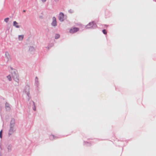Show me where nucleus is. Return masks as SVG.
Segmentation results:
<instances>
[{
  "instance_id": "1",
  "label": "nucleus",
  "mask_w": 156,
  "mask_h": 156,
  "mask_svg": "<svg viewBox=\"0 0 156 156\" xmlns=\"http://www.w3.org/2000/svg\"><path fill=\"white\" fill-rule=\"evenodd\" d=\"M11 73L13 79L18 84L19 82V76L17 71L16 69L13 70L12 71Z\"/></svg>"
},
{
  "instance_id": "2",
  "label": "nucleus",
  "mask_w": 156,
  "mask_h": 156,
  "mask_svg": "<svg viewBox=\"0 0 156 156\" xmlns=\"http://www.w3.org/2000/svg\"><path fill=\"white\" fill-rule=\"evenodd\" d=\"M97 27V25L94 21L89 23L86 26V29H95Z\"/></svg>"
},
{
  "instance_id": "3",
  "label": "nucleus",
  "mask_w": 156,
  "mask_h": 156,
  "mask_svg": "<svg viewBox=\"0 0 156 156\" xmlns=\"http://www.w3.org/2000/svg\"><path fill=\"white\" fill-rule=\"evenodd\" d=\"M15 126H9V130L8 135L9 136H10L12 135L15 131Z\"/></svg>"
},
{
  "instance_id": "4",
  "label": "nucleus",
  "mask_w": 156,
  "mask_h": 156,
  "mask_svg": "<svg viewBox=\"0 0 156 156\" xmlns=\"http://www.w3.org/2000/svg\"><path fill=\"white\" fill-rule=\"evenodd\" d=\"M29 86L28 85H27L25 86V89L24 90V92L28 96L29 98V100L30 98V94L29 92Z\"/></svg>"
},
{
  "instance_id": "5",
  "label": "nucleus",
  "mask_w": 156,
  "mask_h": 156,
  "mask_svg": "<svg viewBox=\"0 0 156 156\" xmlns=\"http://www.w3.org/2000/svg\"><path fill=\"white\" fill-rule=\"evenodd\" d=\"M64 14L63 13L61 12L59 13L58 16V19L60 22H63L64 21Z\"/></svg>"
},
{
  "instance_id": "6",
  "label": "nucleus",
  "mask_w": 156,
  "mask_h": 156,
  "mask_svg": "<svg viewBox=\"0 0 156 156\" xmlns=\"http://www.w3.org/2000/svg\"><path fill=\"white\" fill-rule=\"evenodd\" d=\"M51 25L52 26L55 27L57 26V21L56 18L54 16L52 18V21L51 23Z\"/></svg>"
},
{
  "instance_id": "7",
  "label": "nucleus",
  "mask_w": 156,
  "mask_h": 156,
  "mask_svg": "<svg viewBox=\"0 0 156 156\" xmlns=\"http://www.w3.org/2000/svg\"><path fill=\"white\" fill-rule=\"evenodd\" d=\"M79 28L77 27H74L71 29L69 30V32L70 33H74L79 30Z\"/></svg>"
},
{
  "instance_id": "8",
  "label": "nucleus",
  "mask_w": 156,
  "mask_h": 156,
  "mask_svg": "<svg viewBox=\"0 0 156 156\" xmlns=\"http://www.w3.org/2000/svg\"><path fill=\"white\" fill-rule=\"evenodd\" d=\"M5 108L6 111H9L11 109V108L9 104L6 102L5 104Z\"/></svg>"
},
{
  "instance_id": "9",
  "label": "nucleus",
  "mask_w": 156,
  "mask_h": 156,
  "mask_svg": "<svg viewBox=\"0 0 156 156\" xmlns=\"http://www.w3.org/2000/svg\"><path fill=\"white\" fill-rule=\"evenodd\" d=\"M5 57L7 59V62H8L10 59V55L8 52H5Z\"/></svg>"
},
{
  "instance_id": "10",
  "label": "nucleus",
  "mask_w": 156,
  "mask_h": 156,
  "mask_svg": "<svg viewBox=\"0 0 156 156\" xmlns=\"http://www.w3.org/2000/svg\"><path fill=\"white\" fill-rule=\"evenodd\" d=\"M15 120L14 119H12L10 122L9 126H15Z\"/></svg>"
},
{
  "instance_id": "11",
  "label": "nucleus",
  "mask_w": 156,
  "mask_h": 156,
  "mask_svg": "<svg viewBox=\"0 0 156 156\" xmlns=\"http://www.w3.org/2000/svg\"><path fill=\"white\" fill-rule=\"evenodd\" d=\"M35 85L37 87L39 86V82L38 80V78L37 77H36L35 80Z\"/></svg>"
},
{
  "instance_id": "12",
  "label": "nucleus",
  "mask_w": 156,
  "mask_h": 156,
  "mask_svg": "<svg viewBox=\"0 0 156 156\" xmlns=\"http://www.w3.org/2000/svg\"><path fill=\"white\" fill-rule=\"evenodd\" d=\"M31 104H32L33 105L32 108L33 110L35 111L36 110V108L34 102L33 101H31L30 102Z\"/></svg>"
},
{
  "instance_id": "13",
  "label": "nucleus",
  "mask_w": 156,
  "mask_h": 156,
  "mask_svg": "<svg viewBox=\"0 0 156 156\" xmlns=\"http://www.w3.org/2000/svg\"><path fill=\"white\" fill-rule=\"evenodd\" d=\"M13 26L16 28H19L20 27V26L18 25V23L16 21H14L13 22Z\"/></svg>"
},
{
  "instance_id": "14",
  "label": "nucleus",
  "mask_w": 156,
  "mask_h": 156,
  "mask_svg": "<svg viewBox=\"0 0 156 156\" xmlns=\"http://www.w3.org/2000/svg\"><path fill=\"white\" fill-rule=\"evenodd\" d=\"M50 139L51 140H53L54 139H56L57 138V137L56 136H54L53 135H51L49 136Z\"/></svg>"
},
{
  "instance_id": "15",
  "label": "nucleus",
  "mask_w": 156,
  "mask_h": 156,
  "mask_svg": "<svg viewBox=\"0 0 156 156\" xmlns=\"http://www.w3.org/2000/svg\"><path fill=\"white\" fill-rule=\"evenodd\" d=\"M29 51L31 52H34L35 51V49L32 46H30L29 48Z\"/></svg>"
},
{
  "instance_id": "16",
  "label": "nucleus",
  "mask_w": 156,
  "mask_h": 156,
  "mask_svg": "<svg viewBox=\"0 0 156 156\" xmlns=\"http://www.w3.org/2000/svg\"><path fill=\"white\" fill-rule=\"evenodd\" d=\"M24 36L23 35H19L18 36V39L19 41H22L23 38Z\"/></svg>"
},
{
  "instance_id": "17",
  "label": "nucleus",
  "mask_w": 156,
  "mask_h": 156,
  "mask_svg": "<svg viewBox=\"0 0 156 156\" xmlns=\"http://www.w3.org/2000/svg\"><path fill=\"white\" fill-rule=\"evenodd\" d=\"M59 0H51V2L53 4L57 3Z\"/></svg>"
},
{
  "instance_id": "18",
  "label": "nucleus",
  "mask_w": 156,
  "mask_h": 156,
  "mask_svg": "<svg viewBox=\"0 0 156 156\" xmlns=\"http://www.w3.org/2000/svg\"><path fill=\"white\" fill-rule=\"evenodd\" d=\"M8 151L9 152L10 151L12 150V145H9L8 147Z\"/></svg>"
},
{
  "instance_id": "19",
  "label": "nucleus",
  "mask_w": 156,
  "mask_h": 156,
  "mask_svg": "<svg viewBox=\"0 0 156 156\" xmlns=\"http://www.w3.org/2000/svg\"><path fill=\"white\" fill-rule=\"evenodd\" d=\"M7 77L9 81H11L12 80L11 76L10 75H9L8 76H7Z\"/></svg>"
},
{
  "instance_id": "20",
  "label": "nucleus",
  "mask_w": 156,
  "mask_h": 156,
  "mask_svg": "<svg viewBox=\"0 0 156 156\" xmlns=\"http://www.w3.org/2000/svg\"><path fill=\"white\" fill-rule=\"evenodd\" d=\"M60 35L58 34H56L55 35V39H58L60 37Z\"/></svg>"
},
{
  "instance_id": "21",
  "label": "nucleus",
  "mask_w": 156,
  "mask_h": 156,
  "mask_svg": "<svg viewBox=\"0 0 156 156\" xmlns=\"http://www.w3.org/2000/svg\"><path fill=\"white\" fill-rule=\"evenodd\" d=\"M9 18H5L4 19V21L6 22V23H8L9 20Z\"/></svg>"
},
{
  "instance_id": "22",
  "label": "nucleus",
  "mask_w": 156,
  "mask_h": 156,
  "mask_svg": "<svg viewBox=\"0 0 156 156\" xmlns=\"http://www.w3.org/2000/svg\"><path fill=\"white\" fill-rule=\"evenodd\" d=\"M102 32L103 33L105 34H106L107 33L106 30L105 29L103 30H102Z\"/></svg>"
},
{
  "instance_id": "23",
  "label": "nucleus",
  "mask_w": 156,
  "mask_h": 156,
  "mask_svg": "<svg viewBox=\"0 0 156 156\" xmlns=\"http://www.w3.org/2000/svg\"><path fill=\"white\" fill-rule=\"evenodd\" d=\"M87 144L88 145H87L88 146H90V144L89 143L87 142H84V144Z\"/></svg>"
},
{
  "instance_id": "24",
  "label": "nucleus",
  "mask_w": 156,
  "mask_h": 156,
  "mask_svg": "<svg viewBox=\"0 0 156 156\" xmlns=\"http://www.w3.org/2000/svg\"><path fill=\"white\" fill-rule=\"evenodd\" d=\"M2 130L0 131V138H2Z\"/></svg>"
},
{
  "instance_id": "25",
  "label": "nucleus",
  "mask_w": 156,
  "mask_h": 156,
  "mask_svg": "<svg viewBox=\"0 0 156 156\" xmlns=\"http://www.w3.org/2000/svg\"><path fill=\"white\" fill-rule=\"evenodd\" d=\"M68 12L70 13H73V11L72 9H70L68 11Z\"/></svg>"
},
{
  "instance_id": "26",
  "label": "nucleus",
  "mask_w": 156,
  "mask_h": 156,
  "mask_svg": "<svg viewBox=\"0 0 156 156\" xmlns=\"http://www.w3.org/2000/svg\"><path fill=\"white\" fill-rule=\"evenodd\" d=\"M42 2H44L46 1L47 0H41Z\"/></svg>"
},
{
  "instance_id": "27",
  "label": "nucleus",
  "mask_w": 156,
  "mask_h": 156,
  "mask_svg": "<svg viewBox=\"0 0 156 156\" xmlns=\"http://www.w3.org/2000/svg\"><path fill=\"white\" fill-rule=\"evenodd\" d=\"M10 68L12 70V71L13 70L15 69H13L11 67H10Z\"/></svg>"
},
{
  "instance_id": "28",
  "label": "nucleus",
  "mask_w": 156,
  "mask_h": 156,
  "mask_svg": "<svg viewBox=\"0 0 156 156\" xmlns=\"http://www.w3.org/2000/svg\"><path fill=\"white\" fill-rule=\"evenodd\" d=\"M9 27H8L7 28V30H9Z\"/></svg>"
},
{
  "instance_id": "29",
  "label": "nucleus",
  "mask_w": 156,
  "mask_h": 156,
  "mask_svg": "<svg viewBox=\"0 0 156 156\" xmlns=\"http://www.w3.org/2000/svg\"><path fill=\"white\" fill-rule=\"evenodd\" d=\"M23 12H26V10H23Z\"/></svg>"
},
{
  "instance_id": "30",
  "label": "nucleus",
  "mask_w": 156,
  "mask_h": 156,
  "mask_svg": "<svg viewBox=\"0 0 156 156\" xmlns=\"http://www.w3.org/2000/svg\"><path fill=\"white\" fill-rule=\"evenodd\" d=\"M154 1L156 2V0H155Z\"/></svg>"
}]
</instances>
